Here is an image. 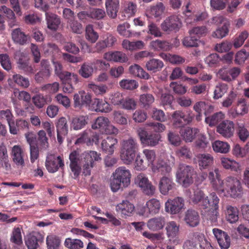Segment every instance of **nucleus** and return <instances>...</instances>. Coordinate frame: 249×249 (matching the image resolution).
I'll list each match as a JSON object with an SVG mask.
<instances>
[{
  "label": "nucleus",
  "mask_w": 249,
  "mask_h": 249,
  "mask_svg": "<svg viewBox=\"0 0 249 249\" xmlns=\"http://www.w3.org/2000/svg\"><path fill=\"white\" fill-rule=\"evenodd\" d=\"M208 178L213 189L219 195L237 198L241 197L243 194L241 182L238 178L229 176L222 179L217 168L209 171Z\"/></svg>",
  "instance_id": "1"
},
{
  "label": "nucleus",
  "mask_w": 249,
  "mask_h": 249,
  "mask_svg": "<svg viewBox=\"0 0 249 249\" xmlns=\"http://www.w3.org/2000/svg\"><path fill=\"white\" fill-rule=\"evenodd\" d=\"M143 157L147 161L148 165L151 167L152 171L155 173H160L164 175L171 172L172 167L162 160H159L157 163H154L156 155L154 150L144 149L142 151Z\"/></svg>",
  "instance_id": "2"
},
{
  "label": "nucleus",
  "mask_w": 249,
  "mask_h": 249,
  "mask_svg": "<svg viewBox=\"0 0 249 249\" xmlns=\"http://www.w3.org/2000/svg\"><path fill=\"white\" fill-rule=\"evenodd\" d=\"M120 158L125 164H130L134 160L139 147L137 141L131 137L121 142Z\"/></svg>",
  "instance_id": "3"
},
{
  "label": "nucleus",
  "mask_w": 249,
  "mask_h": 249,
  "mask_svg": "<svg viewBox=\"0 0 249 249\" xmlns=\"http://www.w3.org/2000/svg\"><path fill=\"white\" fill-rule=\"evenodd\" d=\"M219 201L220 199L214 192L211 193L202 200L201 206L203 209H209L207 216L212 222H215L219 216Z\"/></svg>",
  "instance_id": "4"
},
{
  "label": "nucleus",
  "mask_w": 249,
  "mask_h": 249,
  "mask_svg": "<svg viewBox=\"0 0 249 249\" xmlns=\"http://www.w3.org/2000/svg\"><path fill=\"white\" fill-rule=\"evenodd\" d=\"M194 168L184 164H180L176 174V181L184 187H188L193 183Z\"/></svg>",
  "instance_id": "5"
},
{
  "label": "nucleus",
  "mask_w": 249,
  "mask_h": 249,
  "mask_svg": "<svg viewBox=\"0 0 249 249\" xmlns=\"http://www.w3.org/2000/svg\"><path fill=\"white\" fill-rule=\"evenodd\" d=\"M80 159L83 164V174L85 176H89L94 162L101 160V154L94 151H85L80 155Z\"/></svg>",
  "instance_id": "6"
},
{
  "label": "nucleus",
  "mask_w": 249,
  "mask_h": 249,
  "mask_svg": "<svg viewBox=\"0 0 249 249\" xmlns=\"http://www.w3.org/2000/svg\"><path fill=\"white\" fill-rule=\"evenodd\" d=\"M212 23L216 25L223 24L222 26L218 27L212 33V36L214 38L222 39L226 36L229 32L230 23L229 20L222 15H217L212 19Z\"/></svg>",
  "instance_id": "7"
},
{
  "label": "nucleus",
  "mask_w": 249,
  "mask_h": 249,
  "mask_svg": "<svg viewBox=\"0 0 249 249\" xmlns=\"http://www.w3.org/2000/svg\"><path fill=\"white\" fill-rule=\"evenodd\" d=\"M94 129H98L100 132L106 134L117 135L119 133L118 129L112 124L109 119L105 117H98L92 125Z\"/></svg>",
  "instance_id": "8"
},
{
  "label": "nucleus",
  "mask_w": 249,
  "mask_h": 249,
  "mask_svg": "<svg viewBox=\"0 0 249 249\" xmlns=\"http://www.w3.org/2000/svg\"><path fill=\"white\" fill-rule=\"evenodd\" d=\"M135 184L147 196H152L155 193L156 187L143 173H140L135 178Z\"/></svg>",
  "instance_id": "9"
},
{
  "label": "nucleus",
  "mask_w": 249,
  "mask_h": 249,
  "mask_svg": "<svg viewBox=\"0 0 249 249\" xmlns=\"http://www.w3.org/2000/svg\"><path fill=\"white\" fill-rule=\"evenodd\" d=\"M180 225L174 221H170L165 224V231L169 241L172 244L178 245L180 243L178 238L179 233Z\"/></svg>",
  "instance_id": "10"
},
{
  "label": "nucleus",
  "mask_w": 249,
  "mask_h": 249,
  "mask_svg": "<svg viewBox=\"0 0 249 249\" xmlns=\"http://www.w3.org/2000/svg\"><path fill=\"white\" fill-rule=\"evenodd\" d=\"M184 208V200L181 197L169 199L165 203V211L172 214L178 213Z\"/></svg>",
  "instance_id": "11"
},
{
  "label": "nucleus",
  "mask_w": 249,
  "mask_h": 249,
  "mask_svg": "<svg viewBox=\"0 0 249 249\" xmlns=\"http://www.w3.org/2000/svg\"><path fill=\"white\" fill-rule=\"evenodd\" d=\"M25 150L19 145H15L11 149V157L14 164L18 168L22 169L25 165Z\"/></svg>",
  "instance_id": "12"
},
{
  "label": "nucleus",
  "mask_w": 249,
  "mask_h": 249,
  "mask_svg": "<svg viewBox=\"0 0 249 249\" xmlns=\"http://www.w3.org/2000/svg\"><path fill=\"white\" fill-rule=\"evenodd\" d=\"M69 160L70 161V167L73 174L72 178L76 179L78 178L81 172L80 165L81 162L79 152L75 150L71 152L69 155Z\"/></svg>",
  "instance_id": "13"
},
{
  "label": "nucleus",
  "mask_w": 249,
  "mask_h": 249,
  "mask_svg": "<svg viewBox=\"0 0 249 249\" xmlns=\"http://www.w3.org/2000/svg\"><path fill=\"white\" fill-rule=\"evenodd\" d=\"M181 22L178 16L173 15L166 18L161 24V29L166 32L177 31L181 27Z\"/></svg>",
  "instance_id": "14"
},
{
  "label": "nucleus",
  "mask_w": 249,
  "mask_h": 249,
  "mask_svg": "<svg viewBox=\"0 0 249 249\" xmlns=\"http://www.w3.org/2000/svg\"><path fill=\"white\" fill-rule=\"evenodd\" d=\"M216 132L225 138H230L234 134V124L230 120L223 121L217 125Z\"/></svg>",
  "instance_id": "15"
},
{
  "label": "nucleus",
  "mask_w": 249,
  "mask_h": 249,
  "mask_svg": "<svg viewBox=\"0 0 249 249\" xmlns=\"http://www.w3.org/2000/svg\"><path fill=\"white\" fill-rule=\"evenodd\" d=\"M45 166L49 172L54 173L59 168L63 167L64 163L61 157L50 154L47 157Z\"/></svg>",
  "instance_id": "16"
},
{
  "label": "nucleus",
  "mask_w": 249,
  "mask_h": 249,
  "mask_svg": "<svg viewBox=\"0 0 249 249\" xmlns=\"http://www.w3.org/2000/svg\"><path fill=\"white\" fill-rule=\"evenodd\" d=\"M112 177L116 178L121 181L124 187H127L130 183L131 174L129 170L125 167L117 168L112 174Z\"/></svg>",
  "instance_id": "17"
},
{
  "label": "nucleus",
  "mask_w": 249,
  "mask_h": 249,
  "mask_svg": "<svg viewBox=\"0 0 249 249\" xmlns=\"http://www.w3.org/2000/svg\"><path fill=\"white\" fill-rule=\"evenodd\" d=\"M115 210L122 217L126 218L132 215L135 211V206L128 200H123L116 205Z\"/></svg>",
  "instance_id": "18"
},
{
  "label": "nucleus",
  "mask_w": 249,
  "mask_h": 249,
  "mask_svg": "<svg viewBox=\"0 0 249 249\" xmlns=\"http://www.w3.org/2000/svg\"><path fill=\"white\" fill-rule=\"evenodd\" d=\"M89 107L90 110L96 112L108 113L112 110L110 105L107 101L98 98L93 99Z\"/></svg>",
  "instance_id": "19"
},
{
  "label": "nucleus",
  "mask_w": 249,
  "mask_h": 249,
  "mask_svg": "<svg viewBox=\"0 0 249 249\" xmlns=\"http://www.w3.org/2000/svg\"><path fill=\"white\" fill-rule=\"evenodd\" d=\"M56 128L57 141L59 143H61L65 136L68 133L69 126L67 119L62 117L57 120L56 123Z\"/></svg>",
  "instance_id": "20"
},
{
  "label": "nucleus",
  "mask_w": 249,
  "mask_h": 249,
  "mask_svg": "<svg viewBox=\"0 0 249 249\" xmlns=\"http://www.w3.org/2000/svg\"><path fill=\"white\" fill-rule=\"evenodd\" d=\"M213 232L221 249H228L231 245V239L227 232L221 230L214 228Z\"/></svg>",
  "instance_id": "21"
},
{
  "label": "nucleus",
  "mask_w": 249,
  "mask_h": 249,
  "mask_svg": "<svg viewBox=\"0 0 249 249\" xmlns=\"http://www.w3.org/2000/svg\"><path fill=\"white\" fill-rule=\"evenodd\" d=\"M165 224V218L162 216H158L151 218L147 221L146 223L149 230L153 231H157L162 230Z\"/></svg>",
  "instance_id": "22"
},
{
  "label": "nucleus",
  "mask_w": 249,
  "mask_h": 249,
  "mask_svg": "<svg viewBox=\"0 0 249 249\" xmlns=\"http://www.w3.org/2000/svg\"><path fill=\"white\" fill-rule=\"evenodd\" d=\"M248 112L249 105L247 104V100L244 98H240L238 100L233 111L231 110L229 113L232 117L235 118L239 115L243 116L247 114Z\"/></svg>",
  "instance_id": "23"
},
{
  "label": "nucleus",
  "mask_w": 249,
  "mask_h": 249,
  "mask_svg": "<svg viewBox=\"0 0 249 249\" xmlns=\"http://www.w3.org/2000/svg\"><path fill=\"white\" fill-rule=\"evenodd\" d=\"M175 186L172 178L163 176L160 178L159 183V189L160 193L163 195H167Z\"/></svg>",
  "instance_id": "24"
},
{
  "label": "nucleus",
  "mask_w": 249,
  "mask_h": 249,
  "mask_svg": "<svg viewBox=\"0 0 249 249\" xmlns=\"http://www.w3.org/2000/svg\"><path fill=\"white\" fill-rule=\"evenodd\" d=\"M184 220L188 226L195 227L199 224L200 216L196 211L189 209L185 213Z\"/></svg>",
  "instance_id": "25"
},
{
  "label": "nucleus",
  "mask_w": 249,
  "mask_h": 249,
  "mask_svg": "<svg viewBox=\"0 0 249 249\" xmlns=\"http://www.w3.org/2000/svg\"><path fill=\"white\" fill-rule=\"evenodd\" d=\"M98 140L99 136L98 135H93L90 130H87L79 135V137L75 141V144H79L86 143L88 145H89L92 142H98Z\"/></svg>",
  "instance_id": "26"
},
{
  "label": "nucleus",
  "mask_w": 249,
  "mask_h": 249,
  "mask_svg": "<svg viewBox=\"0 0 249 249\" xmlns=\"http://www.w3.org/2000/svg\"><path fill=\"white\" fill-rule=\"evenodd\" d=\"M104 59L108 61L124 63L128 60L126 54L120 51L108 52L104 53Z\"/></svg>",
  "instance_id": "27"
},
{
  "label": "nucleus",
  "mask_w": 249,
  "mask_h": 249,
  "mask_svg": "<svg viewBox=\"0 0 249 249\" xmlns=\"http://www.w3.org/2000/svg\"><path fill=\"white\" fill-rule=\"evenodd\" d=\"M118 144V140L114 137L108 136L101 142V147L106 153L112 155Z\"/></svg>",
  "instance_id": "28"
},
{
  "label": "nucleus",
  "mask_w": 249,
  "mask_h": 249,
  "mask_svg": "<svg viewBox=\"0 0 249 249\" xmlns=\"http://www.w3.org/2000/svg\"><path fill=\"white\" fill-rule=\"evenodd\" d=\"M226 219L230 223H235L239 219V211L235 207L228 205L223 210Z\"/></svg>",
  "instance_id": "29"
},
{
  "label": "nucleus",
  "mask_w": 249,
  "mask_h": 249,
  "mask_svg": "<svg viewBox=\"0 0 249 249\" xmlns=\"http://www.w3.org/2000/svg\"><path fill=\"white\" fill-rule=\"evenodd\" d=\"M161 208L160 201L156 198H151L148 200L145 204L144 208V212L142 213L144 215L145 213L156 214L159 213Z\"/></svg>",
  "instance_id": "30"
},
{
  "label": "nucleus",
  "mask_w": 249,
  "mask_h": 249,
  "mask_svg": "<svg viewBox=\"0 0 249 249\" xmlns=\"http://www.w3.org/2000/svg\"><path fill=\"white\" fill-rule=\"evenodd\" d=\"M198 132L199 130L197 128L189 126L181 128L180 130L181 136L186 142H192Z\"/></svg>",
  "instance_id": "31"
},
{
  "label": "nucleus",
  "mask_w": 249,
  "mask_h": 249,
  "mask_svg": "<svg viewBox=\"0 0 249 249\" xmlns=\"http://www.w3.org/2000/svg\"><path fill=\"white\" fill-rule=\"evenodd\" d=\"M185 193L189 200L195 204L202 201L204 196L203 192L197 188L189 189Z\"/></svg>",
  "instance_id": "32"
},
{
  "label": "nucleus",
  "mask_w": 249,
  "mask_h": 249,
  "mask_svg": "<svg viewBox=\"0 0 249 249\" xmlns=\"http://www.w3.org/2000/svg\"><path fill=\"white\" fill-rule=\"evenodd\" d=\"M90 96L86 93L84 91H79L78 93L74 95L73 100L75 107H81L84 105H87L90 101Z\"/></svg>",
  "instance_id": "33"
},
{
  "label": "nucleus",
  "mask_w": 249,
  "mask_h": 249,
  "mask_svg": "<svg viewBox=\"0 0 249 249\" xmlns=\"http://www.w3.org/2000/svg\"><path fill=\"white\" fill-rule=\"evenodd\" d=\"M105 5L108 16L115 18L119 8V0H106Z\"/></svg>",
  "instance_id": "34"
},
{
  "label": "nucleus",
  "mask_w": 249,
  "mask_h": 249,
  "mask_svg": "<svg viewBox=\"0 0 249 249\" xmlns=\"http://www.w3.org/2000/svg\"><path fill=\"white\" fill-rule=\"evenodd\" d=\"M46 20L48 28L53 31H56L60 24V19L56 15L46 12L45 13Z\"/></svg>",
  "instance_id": "35"
},
{
  "label": "nucleus",
  "mask_w": 249,
  "mask_h": 249,
  "mask_svg": "<svg viewBox=\"0 0 249 249\" xmlns=\"http://www.w3.org/2000/svg\"><path fill=\"white\" fill-rule=\"evenodd\" d=\"M222 167L226 169H230L233 171L238 172L241 170L240 163L235 160L222 157L220 159Z\"/></svg>",
  "instance_id": "36"
},
{
  "label": "nucleus",
  "mask_w": 249,
  "mask_h": 249,
  "mask_svg": "<svg viewBox=\"0 0 249 249\" xmlns=\"http://www.w3.org/2000/svg\"><path fill=\"white\" fill-rule=\"evenodd\" d=\"M163 67V62L161 60L156 58H151L147 61L145 64L146 70L154 73L160 71Z\"/></svg>",
  "instance_id": "37"
},
{
  "label": "nucleus",
  "mask_w": 249,
  "mask_h": 249,
  "mask_svg": "<svg viewBox=\"0 0 249 249\" xmlns=\"http://www.w3.org/2000/svg\"><path fill=\"white\" fill-rule=\"evenodd\" d=\"M200 169H206L213 163V158L209 154H201L197 156Z\"/></svg>",
  "instance_id": "38"
},
{
  "label": "nucleus",
  "mask_w": 249,
  "mask_h": 249,
  "mask_svg": "<svg viewBox=\"0 0 249 249\" xmlns=\"http://www.w3.org/2000/svg\"><path fill=\"white\" fill-rule=\"evenodd\" d=\"M149 47L152 49L157 51H167L172 48V46L169 42L165 40H161L160 39L152 41L150 43Z\"/></svg>",
  "instance_id": "39"
},
{
  "label": "nucleus",
  "mask_w": 249,
  "mask_h": 249,
  "mask_svg": "<svg viewBox=\"0 0 249 249\" xmlns=\"http://www.w3.org/2000/svg\"><path fill=\"white\" fill-rule=\"evenodd\" d=\"M122 46L126 50L133 51L143 49L145 46V44L141 40L131 42L127 39H124L122 42Z\"/></svg>",
  "instance_id": "40"
},
{
  "label": "nucleus",
  "mask_w": 249,
  "mask_h": 249,
  "mask_svg": "<svg viewBox=\"0 0 249 249\" xmlns=\"http://www.w3.org/2000/svg\"><path fill=\"white\" fill-rule=\"evenodd\" d=\"M130 73L135 76L144 79H149V74L143 69L138 64H134L129 68Z\"/></svg>",
  "instance_id": "41"
},
{
  "label": "nucleus",
  "mask_w": 249,
  "mask_h": 249,
  "mask_svg": "<svg viewBox=\"0 0 249 249\" xmlns=\"http://www.w3.org/2000/svg\"><path fill=\"white\" fill-rule=\"evenodd\" d=\"M12 37L14 41L20 45H24L28 40V36L18 28L12 31Z\"/></svg>",
  "instance_id": "42"
},
{
  "label": "nucleus",
  "mask_w": 249,
  "mask_h": 249,
  "mask_svg": "<svg viewBox=\"0 0 249 249\" xmlns=\"http://www.w3.org/2000/svg\"><path fill=\"white\" fill-rule=\"evenodd\" d=\"M88 117L87 116H79L72 118L71 127L74 130H78L85 127L88 123Z\"/></svg>",
  "instance_id": "43"
},
{
  "label": "nucleus",
  "mask_w": 249,
  "mask_h": 249,
  "mask_svg": "<svg viewBox=\"0 0 249 249\" xmlns=\"http://www.w3.org/2000/svg\"><path fill=\"white\" fill-rule=\"evenodd\" d=\"M212 147L215 152L222 154L228 153L230 149V145L228 142L220 140H216L213 142Z\"/></svg>",
  "instance_id": "44"
},
{
  "label": "nucleus",
  "mask_w": 249,
  "mask_h": 249,
  "mask_svg": "<svg viewBox=\"0 0 249 249\" xmlns=\"http://www.w3.org/2000/svg\"><path fill=\"white\" fill-rule=\"evenodd\" d=\"M237 134L242 142H245L249 137V131L244 123L237 121L236 123Z\"/></svg>",
  "instance_id": "45"
},
{
  "label": "nucleus",
  "mask_w": 249,
  "mask_h": 249,
  "mask_svg": "<svg viewBox=\"0 0 249 249\" xmlns=\"http://www.w3.org/2000/svg\"><path fill=\"white\" fill-rule=\"evenodd\" d=\"M58 77L63 84H67L71 83H73L76 84L78 82L77 74L67 71H65L64 72L62 73Z\"/></svg>",
  "instance_id": "46"
},
{
  "label": "nucleus",
  "mask_w": 249,
  "mask_h": 249,
  "mask_svg": "<svg viewBox=\"0 0 249 249\" xmlns=\"http://www.w3.org/2000/svg\"><path fill=\"white\" fill-rule=\"evenodd\" d=\"M225 118V114L222 112H216L211 116L206 117L205 119V123L210 126L212 127L216 125Z\"/></svg>",
  "instance_id": "47"
},
{
  "label": "nucleus",
  "mask_w": 249,
  "mask_h": 249,
  "mask_svg": "<svg viewBox=\"0 0 249 249\" xmlns=\"http://www.w3.org/2000/svg\"><path fill=\"white\" fill-rule=\"evenodd\" d=\"M228 89V86L224 83H218L214 87L213 90V98L218 100L222 98Z\"/></svg>",
  "instance_id": "48"
},
{
  "label": "nucleus",
  "mask_w": 249,
  "mask_h": 249,
  "mask_svg": "<svg viewBox=\"0 0 249 249\" xmlns=\"http://www.w3.org/2000/svg\"><path fill=\"white\" fill-rule=\"evenodd\" d=\"M12 101L15 104L16 103V98L20 100H23L27 103H29L31 99L30 94L25 91H19L15 89L11 96Z\"/></svg>",
  "instance_id": "49"
},
{
  "label": "nucleus",
  "mask_w": 249,
  "mask_h": 249,
  "mask_svg": "<svg viewBox=\"0 0 249 249\" xmlns=\"http://www.w3.org/2000/svg\"><path fill=\"white\" fill-rule=\"evenodd\" d=\"M165 7L162 2H158L155 5L151 7L149 14L155 18H161L165 12Z\"/></svg>",
  "instance_id": "50"
},
{
  "label": "nucleus",
  "mask_w": 249,
  "mask_h": 249,
  "mask_svg": "<svg viewBox=\"0 0 249 249\" xmlns=\"http://www.w3.org/2000/svg\"><path fill=\"white\" fill-rule=\"evenodd\" d=\"M87 87L96 95L102 96L108 91L107 86L104 84L96 85L94 83H89Z\"/></svg>",
  "instance_id": "51"
},
{
  "label": "nucleus",
  "mask_w": 249,
  "mask_h": 249,
  "mask_svg": "<svg viewBox=\"0 0 249 249\" xmlns=\"http://www.w3.org/2000/svg\"><path fill=\"white\" fill-rule=\"evenodd\" d=\"M160 56L163 59L175 64H182L185 61V58L175 54L172 55L170 53H161Z\"/></svg>",
  "instance_id": "52"
},
{
  "label": "nucleus",
  "mask_w": 249,
  "mask_h": 249,
  "mask_svg": "<svg viewBox=\"0 0 249 249\" xmlns=\"http://www.w3.org/2000/svg\"><path fill=\"white\" fill-rule=\"evenodd\" d=\"M61 243V240L59 237L54 234L47 236L46 244L48 249H58Z\"/></svg>",
  "instance_id": "53"
},
{
  "label": "nucleus",
  "mask_w": 249,
  "mask_h": 249,
  "mask_svg": "<svg viewBox=\"0 0 249 249\" xmlns=\"http://www.w3.org/2000/svg\"><path fill=\"white\" fill-rule=\"evenodd\" d=\"M94 71L91 63H84L81 66L79 73L83 77L88 78L92 75Z\"/></svg>",
  "instance_id": "54"
},
{
  "label": "nucleus",
  "mask_w": 249,
  "mask_h": 249,
  "mask_svg": "<svg viewBox=\"0 0 249 249\" xmlns=\"http://www.w3.org/2000/svg\"><path fill=\"white\" fill-rule=\"evenodd\" d=\"M194 110L197 113H201L203 110H205L207 108L208 110L205 111V114H206L211 111H213L214 109V107L212 105H208L206 102L204 101H198L196 102L194 107Z\"/></svg>",
  "instance_id": "55"
},
{
  "label": "nucleus",
  "mask_w": 249,
  "mask_h": 249,
  "mask_svg": "<svg viewBox=\"0 0 249 249\" xmlns=\"http://www.w3.org/2000/svg\"><path fill=\"white\" fill-rule=\"evenodd\" d=\"M64 245L69 249H81L84 247L83 242L79 239H72L67 238L64 242Z\"/></svg>",
  "instance_id": "56"
},
{
  "label": "nucleus",
  "mask_w": 249,
  "mask_h": 249,
  "mask_svg": "<svg viewBox=\"0 0 249 249\" xmlns=\"http://www.w3.org/2000/svg\"><path fill=\"white\" fill-rule=\"evenodd\" d=\"M37 135V141L40 149L46 150L49 147V144L46 132L43 130H40L38 132Z\"/></svg>",
  "instance_id": "57"
},
{
  "label": "nucleus",
  "mask_w": 249,
  "mask_h": 249,
  "mask_svg": "<svg viewBox=\"0 0 249 249\" xmlns=\"http://www.w3.org/2000/svg\"><path fill=\"white\" fill-rule=\"evenodd\" d=\"M249 34L248 31L244 30L240 32L239 35L234 38L233 41V45L236 49L241 47L245 41L249 37Z\"/></svg>",
  "instance_id": "58"
},
{
  "label": "nucleus",
  "mask_w": 249,
  "mask_h": 249,
  "mask_svg": "<svg viewBox=\"0 0 249 249\" xmlns=\"http://www.w3.org/2000/svg\"><path fill=\"white\" fill-rule=\"evenodd\" d=\"M119 85L123 89L133 90L138 88V83L135 80L124 79L120 81Z\"/></svg>",
  "instance_id": "59"
},
{
  "label": "nucleus",
  "mask_w": 249,
  "mask_h": 249,
  "mask_svg": "<svg viewBox=\"0 0 249 249\" xmlns=\"http://www.w3.org/2000/svg\"><path fill=\"white\" fill-rule=\"evenodd\" d=\"M85 36L91 43H95L99 37L98 33L94 30L93 26L91 24L88 25L86 27Z\"/></svg>",
  "instance_id": "60"
},
{
  "label": "nucleus",
  "mask_w": 249,
  "mask_h": 249,
  "mask_svg": "<svg viewBox=\"0 0 249 249\" xmlns=\"http://www.w3.org/2000/svg\"><path fill=\"white\" fill-rule=\"evenodd\" d=\"M190 36L200 38L205 36L208 33V29L206 26H197L193 28L189 32Z\"/></svg>",
  "instance_id": "61"
},
{
  "label": "nucleus",
  "mask_w": 249,
  "mask_h": 249,
  "mask_svg": "<svg viewBox=\"0 0 249 249\" xmlns=\"http://www.w3.org/2000/svg\"><path fill=\"white\" fill-rule=\"evenodd\" d=\"M25 57V55L23 53L20 51H18L16 53L15 58L18 60V68L23 71H25L29 65Z\"/></svg>",
  "instance_id": "62"
},
{
  "label": "nucleus",
  "mask_w": 249,
  "mask_h": 249,
  "mask_svg": "<svg viewBox=\"0 0 249 249\" xmlns=\"http://www.w3.org/2000/svg\"><path fill=\"white\" fill-rule=\"evenodd\" d=\"M249 57V53L245 49L238 51L235 55L234 62L237 65L243 64Z\"/></svg>",
  "instance_id": "63"
},
{
  "label": "nucleus",
  "mask_w": 249,
  "mask_h": 249,
  "mask_svg": "<svg viewBox=\"0 0 249 249\" xmlns=\"http://www.w3.org/2000/svg\"><path fill=\"white\" fill-rule=\"evenodd\" d=\"M25 243L28 249H36L38 246L36 237L32 233L27 235Z\"/></svg>",
  "instance_id": "64"
}]
</instances>
